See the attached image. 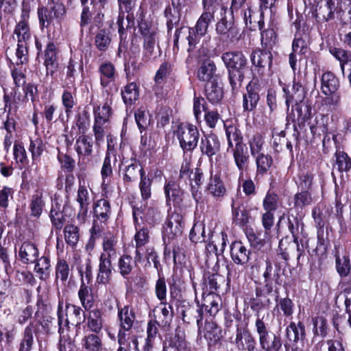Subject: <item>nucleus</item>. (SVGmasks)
Listing matches in <instances>:
<instances>
[{"label":"nucleus","mask_w":351,"mask_h":351,"mask_svg":"<svg viewBox=\"0 0 351 351\" xmlns=\"http://www.w3.org/2000/svg\"><path fill=\"white\" fill-rule=\"evenodd\" d=\"M221 59L228 74V80L232 91L238 90L244 79L247 59L241 51H228L223 53Z\"/></svg>","instance_id":"1"},{"label":"nucleus","mask_w":351,"mask_h":351,"mask_svg":"<svg viewBox=\"0 0 351 351\" xmlns=\"http://www.w3.org/2000/svg\"><path fill=\"white\" fill-rule=\"evenodd\" d=\"M255 328L258 336V342L264 351H280L282 341L278 333L272 332L268 325L265 323L263 318L258 315L255 322Z\"/></svg>","instance_id":"2"},{"label":"nucleus","mask_w":351,"mask_h":351,"mask_svg":"<svg viewBox=\"0 0 351 351\" xmlns=\"http://www.w3.org/2000/svg\"><path fill=\"white\" fill-rule=\"evenodd\" d=\"M112 214L108 200L100 199L93 204V223L90 230L93 237H99Z\"/></svg>","instance_id":"3"},{"label":"nucleus","mask_w":351,"mask_h":351,"mask_svg":"<svg viewBox=\"0 0 351 351\" xmlns=\"http://www.w3.org/2000/svg\"><path fill=\"white\" fill-rule=\"evenodd\" d=\"M66 12L65 7L62 3H49L46 6L38 8V16L41 29L48 28L55 21L60 22Z\"/></svg>","instance_id":"4"},{"label":"nucleus","mask_w":351,"mask_h":351,"mask_svg":"<svg viewBox=\"0 0 351 351\" xmlns=\"http://www.w3.org/2000/svg\"><path fill=\"white\" fill-rule=\"evenodd\" d=\"M340 82L336 75L331 71L323 73L321 77V90L326 97L323 99L327 106H336L338 104L340 96L337 90Z\"/></svg>","instance_id":"5"},{"label":"nucleus","mask_w":351,"mask_h":351,"mask_svg":"<svg viewBox=\"0 0 351 351\" xmlns=\"http://www.w3.org/2000/svg\"><path fill=\"white\" fill-rule=\"evenodd\" d=\"M177 137L183 151L190 152L197 147L199 133L195 125L191 123L182 124L178 128Z\"/></svg>","instance_id":"6"},{"label":"nucleus","mask_w":351,"mask_h":351,"mask_svg":"<svg viewBox=\"0 0 351 351\" xmlns=\"http://www.w3.org/2000/svg\"><path fill=\"white\" fill-rule=\"evenodd\" d=\"M140 32L143 38V58L147 61L153 57H156L154 47L158 39L159 30L155 26H149L145 23L141 25Z\"/></svg>","instance_id":"7"},{"label":"nucleus","mask_w":351,"mask_h":351,"mask_svg":"<svg viewBox=\"0 0 351 351\" xmlns=\"http://www.w3.org/2000/svg\"><path fill=\"white\" fill-rule=\"evenodd\" d=\"M234 15L223 16L216 24L215 31L221 39L231 43L239 41L241 34L238 27H236L234 21Z\"/></svg>","instance_id":"8"},{"label":"nucleus","mask_w":351,"mask_h":351,"mask_svg":"<svg viewBox=\"0 0 351 351\" xmlns=\"http://www.w3.org/2000/svg\"><path fill=\"white\" fill-rule=\"evenodd\" d=\"M184 228V223L183 216L177 212L169 213L163 226L164 242H166V238L169 240H173L181 236Z\"/></svg>","instance_id":"9"},{"label":"nucleus","mask_w":351,"mask_h":351,"mask_svg":"<svg viewBox=\"0 0 351 351\" xmlns=\"http://www.w3.org/2000/svg\"><path fill=\"white\" fill-rule=\"evenodd\" d=\"M29 20V9L27 6L23 5L21 9L19 20L17 21L14 29L13 38L18 43H27V41L31 38L32 33Z\"/></svg>","instance_id":"10"},{"label":"nucleus","mask_w":351,"mask_h":351,"mask_svg":"<svg viewBox=\"0 0 351 351\" xmlns=\"http://www.w3.org/2000/svg\"><path fill=\"white\" fill-rule=\"evenodd\" d=\"M250 58L252 64L260 74L264 75L271 71L273 56L270 51L256 49L252 51Z\"/></svg>","instance_id":"11"},{"label":"nucleus","mask_w":351,"mask_h":351,"mask_svg":"<svg viewBox=\"0 0 351 351\" xmlns=\"http://www.w3.org/2000/svg\"><path fill=\"white\" fill-rule=\"evenodd\" d=\"M261 90L258 80L253 79L246 86V93L243 95V109L245 112L253 111L260 99Z\"/></svg>","instance_id":"12"},{"label":"nucleus","mask_w":351,"mask_h":351,"mask_svg":"<svg viewBox=\"0 0 351 351\" xmlns=\"http://www.w3.org/2000/svg\"><path fill=\"white\" fill-rule=\"evenodd\" d=\"M180 313L182 319L186 324L196 321L198 327V335H202V325L203 319V309L200 306H194L189 304L180 306Z\"/></svg>","instance_id":"13"},{"label":"nucleus","mask_w":351,"mask_h":351,"mask_svg":"<svg viewBox=\"0 0 351 351\" xmlns=\"http://www.w3.org/2000/svg\"><path fill=\"white\" fill-rule=\"evenodd\" d=\"M117 317L120 328L118 334L122 332L124 333L125 335L131 336L130 334H127L126 332L130 331L133 327L136 320L135 312L134 309L128 305L124 306L123 307H119L117 305Z\"/></svg>","instance_id":"14"},{"label":"nucleus","mask_w":351,"mask_h":351,"mask_svg":"<svg viewBox=\"0 0 351 351\" xmlns=\"http://www.w3.org/2000/svg\"><path fill=\"white\" fill-rule=\"evenodd\" d=\"M199 148L202 154L211 160L213 156L220 152V140L219 137L213 133L204 135L201 139Z\"/></svg>","instance_id":"15"},{"label":"nucleus","mask_w":351,"mask_h":351,"mask_svg":"<svg viewBox=\"0 0 351 351\" xmlns=\"http://www.w3.org/2000/svg\"><path fill=\"white\" fill-rule=\"evenodd\" d=\"M44 65L46 69L47 75L53 77L59 68L58 62V49L53 42H49L45 50Z\"/></svg>","instance_id":"16"},{"label":"nucleus","mask_w":351,"mask_h":351,"mask_svg":"<svg viewBox=\"0 0 351 351\" xmlns=\"http://www.w3.org/2000/svg\"><path fill=\"white\" fill-rule=\"evenodd\" d=\"M234 161L239 171L240 176H243L244 171L247 170L250 163V156L245 144H238L231 148Z\"/></svg>","instance_id":"17"},{"label":"nucleus","mask_w":351,"mask_h":351,"mask_svg":"<svg viewBox=\"0 0 351 351\" xmlns=\"http://www.w3.org/2000/svg\"><path fill=\"white\" fill-rule=\"evenodd\" d=\"M251 252L241 241H234L230 245L232 260L237 265H244L248 263Z\"/></svg>","instance_id":"18"},{"label":"nucleus","mask_w":351,"mask_h":351,"mask_svg":"<svg viewBox=\"0 0 351 351\" xmlns=\"http://www.w3.org/2000/svg\"><path fill=\"white\" fill-rule=\"evenodd\" d=\"M117 238L113 232L107 231L103 235L102 249L99 257L112 259L117 256Z\"/></svg>","instance_id":"19"},{"label":"nucleus","mask_w":351,"mask_h":351,"mask_svg":"<svg viewBox=\"0 0 351 351\" xmlns=\"http://www.w3.org/2000/svg\"><path fill=\"white\" fill-rule=\"evenodd\" d=\"M39 255V251L37 246L30 242H23L19 250V258L24 264L34 263Z\"/></svg>","instance_id":"20"},{"label":"nucleus","mask_w":351,"mask_h":351,"mask_svg":"<svg viewBox=\"0 0 351 351\" xmlns=\"http://www.w3.org/2000/svg\"><path fill=\"white\" fill-rule=\"evenodd\" d=\"M75 150L80 159L92 156L93 152V140L89 135L82 134L77 138Z\"/></svg>","instance_id":"21"},{"label":"nucleus","mask_w":351,"mask_h":351,"mask_svg":"<svg viewBox=\"0 0 351 351\" xmlns=\"http://www.w3.org/2000/svg\"><path fill=\"white\" fill-rule=\"evenodd\" d=\"M99 268L96 277V282L99 285L110 283L112 274V265L111 259L99 257Z\"/></svg>","instance_id":"22"},{"label":"nucleus","mask_w":351,"mask_h":351,"mask_svg":"<svg viewBox=\"0 0 351 351\" xmlns=\"http://www.w3.org/2000/svg\"><path fill=\"white\" fill-rule=\"evenodd\" d=\"M255 341V338L247 328H237L234 343L239 351H247Z\"/></svg>","instance_id":"23"},{"label":"nucleus","mask_w":351,"mask_h":351,"mask_svg":"<svg viewBox=\"0 0 351 351\" xmlns=\"http://www.w3.org/2000/svg\"><path fill=\"white\" fill-rule=\"evenodd\" d=\"M69 207L66 205L63 206L62 210L60 208V206L56 203V204H52V207L50 211L49 217L51 219V221L52 226L58 230H60L64 224L66 222V215L67 209Z\"/></svg>","instance_id":"24"},{"label":"nucleus","mask_w":351,"mask_h":351,"mask_svg":"<svg viewBox=\"0 0 351 351\" xmlns=\"http://www.w3.org/2000/svg\"><path fill=\"white\" fill-rule=\"evenodd\" d=\"M306 336L305 326L302 322L295 324L291 322L286 328V337L291 342L297 343L304 339Z\"/></svg>","instance_id":"25"},{"label":"nucleus","mask_w":351,"mask_h":351,"mask_svg":"<svg viewBox=\"0 0 351 351\" xmlns=\"http://www.w3.org/2000/svg\"><path fill=\"white\" fill-rule=\"evenodd\" d=\"M205 94L207 99L212 104H218L223 97V90L216 80L206 84Z\"/></svg>","instance_id":"26"},{"label":"nucleus","mask_w":351,"mask_h":351,"mask_svg":"<svg viewBox=\"0 0 351 351\" xmlns=\"http://www.w3.org/2000/svg\"><path fill=\"white\" fill-rule=\"evenodd\" d=\"M141 169H143V168L141 166L140 162L136 159H132L131 163L125 166L122 170L124 184H129L135 181L138 175H140L141 178Z\"/></svg>","instance_id":"27"},{"label":"nucleus","mask_w":351,"mask_h":351,"mask_svg":"<svg viewBox=\"0 0 351 351\" xmlns=\"http://www.w3.org/2000/svg\"><path fill=\"white\" fill-rule=\"evenodd\" d=\"M36 326L34 322L25 328L20 341L19 351H31L34 345V333L36 332Z\"/></svg>","instance_id":"28"},{"label":"nucleus","mask_w":351,"mask_h":351,"mask_svg":"<svg viewBox=\"0 0 351 351\" xmlns=\"http://www.w3.org/2000/svg\"><path fill=\"white\" fill-rule=\"evenodd\" d=\"M217 67L213 61L207 60H204L199 67L197 71V77L199 81L204 82H210L213 80Z\"/></svg>","instance_id":"29"},{"label":"nucleus","mask_w":351,"mask_h":351,"mask_svg":"<svg viewBox=\"0 0 351 351\" xmlns=\"http://www.w3.org/2000/svg\"><path fill=\"white\" fill-rule=\"evenodd\" d=\"M164 189L167 204L171 201L179 204L182 201L183 191L176 181L169 180L166 182Z\"/></svg>","instance_id":"30"},{"label":"nucleus","mask_w":351,"mask_h":351,"mask_svg":"<svg viewBox=\"0 0 351 351\" xmlns=\"http://www.w3.org/2000/svg\"><path fill=\"white\" fill-rule=\"evenodd\" d=\"M221 306V298L219 295L215 293L203 294L202 308L210 314L215 316L220 310Z\"/></svg>","instance_id":"31"},{"label":"nucleus","mask_w":351,"mask_h":351,"mask_svg":"<svg viewBox=\"0 0 351 351\" xmlns=\"http://www.w3.org/2000/svg\"><path fill=\"white\" fill-rule=\"evenodd\" d=\"M82 348L85 351H101L103 343L101 338L96 333H86L81 340Z\"/></svg>","instance_id":"32"},{"label":"nucleus","mask_w":351,"mask_h":351,"mask_svg":"<svg viewBox=\"0 0 351 351\" xmlns=\"http://www.w3.org/2000/svg\"><path fill=\"white\" fill-rule=\"evenodd\" d=\"M34 263V271L37 276L42 280H47L49 278L51 271L49 257L48 256L38 257Z\"/></svg>","instance_id":"33"},{"label":"nucleus","mask_w":351,"mask_h":351,"mask_svg":"<svg viewBox=\"0 0 351 351\" xmlns=\"http://www.w3.org/2000/svg\"><path fill=\"white\" fill-rule=\"evenodd\" d=\"M23 184L38 183L42 179L40 167L36 160H32L31 165L27 167L21 174Z\"/></svg>","instance_id":"34"},{"label":"nucleus","mask_w":351,"mask_h":351,"mask_svg":"<svg viewBox=\"0 0 351 351\" xmlns=\"http://www.w3.org/2000/svg\"><path fill=\"white\" fill-rule=\"evenodd\" d=\"M335 4L332 0H327L326 3L317 6L315 16L317 20L328 21L335 17Z\"/></svg>","instance_id":"35"},{"label":"nucleus","mask_w":351,"mask_h":351,"mask_svg":"<svg viewBox=\"0 0 351 351\" xmlns=\"http://www.w3.org/2000/svg\"><path fill=\"white\" fill-rule=\"evenodd\" d=\"M224 128L228 141V152L230 149L234 147L233 142L235 143V145H237V143L244 144L241 132L236 125L224 123Z\"/></svg>","instance_id":"36"},{"label":"nucleus","mask_w":351,"mask_h":351,"mask_svg":"<svg viewBox=\"0 0 351 351\" xmlns=\"http://www.w3.org/2000/svg\"><path fill=\"white\" fill-rule=\"evenodd\" d=\"M204 337L208 341L209 346L215 344L220 339L221 329L214 322H207L204 328L202 330Z\"/></svg>","instance_id":"37"},{"label":"nucleus","mask_w":351,"mask_h":351,"mask_svg":"<svg viewBox=\"0 0 351 351\" xmlns=\"http://www.w3.org/2000/svg\"><path fill=\"white\" fill-rule=\"evenodd\" d=\"M164 16L166 19L167 34H170L174 27H178L181 21L180 9H172L170 6L165 8Z\"/></svg>","instance_id":"38"},{"label":"nucleus","mask_w":351,"mask_h":351,"mask_svg":"<svg viewBox=\"0 0 351 351\" xmlns=\"http://www.w3.org/2000/svg\"><path fill=\"white\" fill-rule=\"evenodd\" d=\"M111 42V34L108 29H99L95 36V45L101 53L106 52L109 49Z\"/></svg>","instance_id":"39"},{"label":"nucleus","mask_w":351,"mask_h":351,"mask_svg":"<svg viewBox=\"0 0 351 351\" xmlns=\"http://www.w3.org/2000/svg\"><path fill=\"white\" fill-rule=\"evenodd\" d=\"M100 73V84L102 87H107L109 84L114 80L115 68L110 62L103 63L99 68Z\"/></svg>","instance_id":"40"},{"label":"nucleus","mask_w":351,"mask_h":351,"mask_svg":"<svg viewBox=\"0 0 351 351\" xmlns=\"http://www.w3.org/2000/svg\"><path fill=\"white\" fill-rule=\"evenodd\" d=\"M78 297L85 310H90L94 306L95 299L93 291L84 282H82L78 291Z\"/></svg>","instance_id":"41"},{"label":"nucleus","mask_w":351,"mask_h":351,"mask_svg":"<svg viewBox=\"0 0 351 351\" xmlns=\"http://www.w3.org/2000/svg\"><path fill=\"white\" fill-rule=\"evenodd\" d=\"M329 52L339 62L341 70L344 75L346 65H351V53L346 49L336 47H330Z\"/></svg>","instance_id":"42"},{"label":"nucleus","mask_w":351,"mask_h":351,"mask_svg":"<svg viewBox=\"0 0 351 351\" xmlns=\"http://www.w3.org/2000/svg\"><path fill=\"white\" fill-rule=\"evenodd\" d=\"M102 313L99 309L92 310L87 319V327L96 334L99 333L103 328Z\"/></svg>","instance_id":"43"},{"label":"nucleus","mask_w":351,"mask_h":351,"mask_svg":"<svg viewBox=\"0 0 351 351\" xmlns=\"http://www.w3.org/2000/svg\"><path fill=\"white\" fill-rule=\"evenodd\" d=\"M253 157L255 159L256 165V176L266 174L273 164L271 156L262 153Z\"/></svg>","instance_id":"44"},{"label":"nucleus","mask_w":351,"mask_h":351,"mask_svg":"<svg viewBox=\"0 0 351 351\" xmlns=\"http://www.w3.org/2000/svg\"><path fill=\"white\" fill-rule=\"evenodd\" d=\"M45 205L43 191L41 190L36 191L31 197L29 204L31 215L39 217L43 213Z\"/></svg>","instance_id":"45"},{"label":"nucleus","mask_w":351,"mask_h":351,"mask_svg":"<svg viewBox=\"0 0 351 351\" xmlns=\"http://www.w3.org/2000/svg\"><path fill=\"white\" fill-rule=\"evenodd\" d=\"M169 346L175 348L177 351H191V348L185 339V334L180 329H176L169 341Z\"/></svg>","instance_id":"46"},{"label":"nucleus","mask_w":351,"mask_h":351,"mask_svg":"<svg viewBox=\"0 0 351 351\" xmlns=\"http://www.w3.org/2000/svg\"><path fill=\"white\" fill-rule=\"evenodd\" d=\"M138 88L134 82L128 84L121 90L122 99L128 106H132L138 99Z\"/></svg>","instance_id":"47"},{"label":"nucleus","mask_w":351,"mask_h":351,"mask_svg":"<svg viewBox=\"0 0 351 351\" xmlns=\"http://www.w3.org/2000/svg\"><path fill=\"white\" fill-rule=\"evenodd\" d=\"M215 21V13L203 10L200 16L198 18L195 25L193 27L196 29L197 32L203 34L204 36L208 32L210 24Z\"/></svg>","instance_id":"48"},{"label":"nucleus","mask_w":351,"mask_h":351,"mask_svg":"<svg viewBox=\"0 0 351 351\" xmlns=\"http://www.w3.org/2000/svg\"><path fill=\"white\" fill-rule=\"evenodd\" d=\"M207 190L214 197H222L226 192V189L219 176L217 174L213 175V173L210 175Z\"/></svg>","instance_id":"49"},{"label":"nucleus","mask_w":351,"mask_h":351,"mask_svg":"<svg viewBox=\"0 0 351 351\" xmlns=\"http://www.w3.org/2000/svg\"><path fill=\"white\" fill-rule=\"evenodd\" d=\"M247 144L250 147V154L252 157L262 154L265 144V140L263 134L259 132H256L251 136H249Z\"/></svg>","instance_id":"50"},{"label":"nucleus","mask_w":351,"mask_h":351,"mask_svg":"<svg viewBox=\"0 0 351 351\" xmlns=\"http://www.w3.org/2000/svg\"><path fill=\"white\" fill-rule=\"evenodd\" d=\"M293 110L295 113L294 116L296 115L298 121L302 123L305 122L311 117V107L307 101L300 99L299 102L296 101Z\"/></svg>","instance_id":"51"},{"label":"nucleus","mask_w":351,"mask_h":351,"mask_svg":"<svg viewBox=\"0 0 351 351\" xmlns=\"http://www.w3.org/2000/svg\"><path fill=\"white\" fill-rule=\"evenodd\" d=\"M313 197L309 191H300L296 193L293 197L294 208L302 210L313 203Z\"/></svg>","instance_id":"52"},{"label":"nucleus","mask_w":351,"mask_h":351,"mask_svg":"<svg viewBox=\"0 0 351 351\" xmlns=\"http://www.w3.org/2000/svg\"><path fill=\"white\" fill-rule=\"evenodd\" d=\"M73 92L72 93L69 88L64 90L62 95V103L65 109V113L69 117L72 113V109L77 104L75 98L76 88L73 86Z\"/></svg>","instance_id":"53"},{"label":"nucleus","mask_w":351,"mask_h":351,"mask_svg":"<svg viewBox=\"0 0 351 351\" xmlns=\"http://www.w3.org/2000/svg\"><path fill=\"white\" fill-rule=\"evenodd\" d=\"M135 263L130 255L123 254L118 261V267L121 276L126 278L132 273Z\"/></svg>","instance_id":"54"},{"label":"nucleus","mask_w":351,"mask_h":351,"mask_svg":"<svg viewBox=\"0 0 351 351\" xmlns=\"http://www.w3.org/2000/svg\"><path fill=\"white\" fill-rule=\"evenodd\" d=\"M335 165L339 172H348L351 169V158L343 151L337 150L335 154Z\"/></svg>","instance_id":"55"},{"label":"nucleus","mask_w":351,"mask_h":351,"mask_svg":"<svg viewBox=\"0 0 351 351\" xmlns=\"http://www.w3.org/2000/svg\"><path fill=\"white\" fill-rule=\"evenodd\" d=\"M112 113V109L108 102H105L102 106L94 107V121H99L108 123Z\"/></svg>","instance_id":"56"},{"label":"nucleus","mask_w":351,"mask_h":351,"mask_svg":"<svg viewBox=\"0 0 351 351\" xmlns=\"http://www.w3.org/2000/svg\"><path fill=\"white\" fill-rule=\"evenodd\" d=\"M82 68V62L76 57H71L66 66V80L69 83L75 86V78L77 73V69Z\"/></svg>","instance_id":"57"},{"label":"nucleus","mask_w":351,"mask_h":351,"mask_svg":"<svg viewBox=\"0 0 351 351\" xmlns=\"http://www.w3.org/2000/svg\"><path fill=\"white\" fill-rule=\"evenodd\" d=\"M118 343L119 348L117 351H130L132 345L135 350H138V341L136 336H127L124 333L118 334Z\"/></svg>","instance_id":"58"},{"label":"nucleus","mask_w":351,"mask_h":351,"mask_svg":"<svg viewBox=\"0 0 351 351\" xmlns=\"http://www.w3.org/2000/svg\"><path fill=\"white\" fill-rule=\"evenodd\" d=\"M45 148V145L41 138L38 136L31 138L28 149L31 153L32 160L38 159Z\"/></svg>","instance_id":"59"},{"label":"nucleus","mask_w":351,"mask_h":351,"mask_svg":"<svg viewBox=\"0 0 351 351\" xmlns=\"http://www.w3.org/2000/svg\"><path fill=\"white\" fill-rule=\"evenodd\" d=\"M335 264L337 273L341 277H346L349 275L351 270V264L349 256L344 255L340 256H335Z\"/></svg>","instance_id":"60"},{"label":"nucleus","mask_w":351,"mask_h":351,"mask_svg":"<svg viewBox=\"0 0 351 351\" xmlns=\"http://www.w3.org/2000/svg\"><path fill=\"white\" fill-rule=\"evenodd\" d=\"M64 233L66 243L71 247L75 246L80 239L79 228L73 224L66 225Z\"/></svg>","instance_id":"61"},{"label":"nucleus","mask_w":351,"mask_h":351,"mask_svg":"<svg viewBox=\"0 0 351 351\" xmlns=\"http://www.w3.org/2000/svg\"><path fill=\"white\" fill-rule=\"evenodd\" d=\"M306 34L301 32L295 33L292 43V50L295 53L304 55L308 51V46L306 43Z\"/></svg>","instance_id":"62"},{"label":"nucleus","mask_w":351,"mask_h":351,"mask_svg":"<svg viewBox=\"0 0 351 351\" xmlns=\"http://www.w3.org/2000/svg\"><path fill=\"white\" fill-rule=\"evenodd\" d=\"M152 180L146 176L144 169H141V178L139 182V189L141 197L143 200H147L152 196Z\"/></svg>","instance_id":"63"},{"label":"nucleus","mask_w":351,"mask_h":351,"mask_svg":"<svg viewBox=\"0 0 351 351\" xmlns=\"http://www.w3.org/2000/svg\"><path fill=\"white\" fill-rule=\"evenodd\" d=\"M135 121L141 132L145 130L150 125V115L149 112L144 108H138L134 114Z\"/></svg>","instance_id":"64"}]
</instances>
